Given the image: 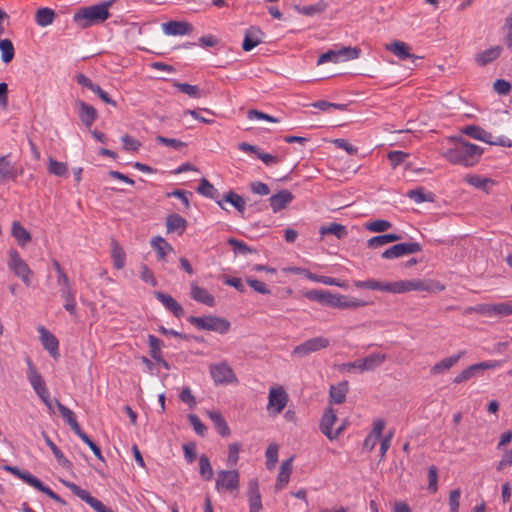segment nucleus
<instances>
[{"instance_id":"2","label":"nucleus","mask_w":512,"mask_h":512,"mask_svg":"<svg viewBox=\"0 0 512 512\" xmlns=\"http://www.w3.org/2000/svg\"><path fill=\"white\" fill-rule=\"evenodd\" d=\"M391 293H405L410 291H427V292H442L445 290V285L434 280H400L391 282Z\"/></svg>"},{"instance_id":"22","label":"nucleus","mask_w":512,"mask_h":512,"mask_svg":"<svg viewBox=\"0 0 512 512\" xmlns=\"http://www.w3.org/2000/svg\"><path fill=\"white\" fill-rule=\"evenodd\" d=\"M249 512H260L262 510L261 494L256 479L249 482L248 486Z\"/></svg>"},{"instance_id":"64","label":"nucleus","mask_w":512,"mask_h":512,"mask_svg":"<svg viewBox=\"0 0 512 512\" xmlns=\"http://www.w3.org/2000/svg\"><path fill=\"white\" fill-rule=\"evenodd\" d=\"M461 490L459 488L453 489L449 493V508L450 512H459Z\"/></svg>"},{"instance_id":"62","label":"nucleus","mask_w":512,"mask_h":512,"mask_svg":"<svg viewBox=\"0 0 512 512\" xmlns=\"http://www.w3.org/2000/svg\"><path fill=\"white\" fill-rule=\"evenodd\" d=\"M247 118L250 120H265L273 123H278L279 119L275 118L267 113H264L262 111L256 110V109H249L247 111Z\"/></svg>"},{"instance_id":"55","label":"nucleus","mask_w":512,"mask_h":512,"mask_svg":"<svg viewBox=\"0 0 512 512\" xmlns=\"http://www.w3.org/2000/svg\"><path fill=\"white\" fill-rule=\"evenodd\" d=\"M148 343L150 346V355L155 361L163 357L161 352L162 341L159 338L152 334H149Z\"/></svg>"},{"instance_id":"1","label":"nucleus","mask_w":512,"mask_h":512,"mask_svg":"<svg viewBox=\"0 0 512 512\" xmlns=\"http://www.w3.org/2000/svg\"><path fill=\"white\" fill-rule=\"evenodd\" d=\"M482 154L483 149L480 146L460 139L445 153V158L452 164L472 167L479 162Z\"/></svg>"},{"instance_id":"53","label":"nucleus","mask_w":512,"mask_h":512,"mask_svg":"<svg viewBox=\"0 0 512 512\" xmlns=\"http://www.w3.org/2000/svg\"><path fill=\"white\" fill-rule=\"evenodd\" d=\"M175 87L182 93L187 94L191 98H201L204 93L197 85H191L188 83H175Z\"/></svg>"},{"instance_id":"17","label":"nucleus","mask_w":512,"mask_h":512,"mask_svg":"<svg viewBox=\"0 0 512 512\" xmlns=\"http://www.w3.org/2000/svg\"><path fill=\"white\" fill-rule=\"evenodd\" d=\"M154 296L175 317L180 318L184 315L183 307L171 295L162 291H155Z\"/></svg>"},{"instance_id":"24","label":"nucleus","mask_w":512,"mask_h":512,"mask_svg":"<svg viewBox=\"0 0 512 512\" xmlns=\"http://www.w3.org/2000/svg\"><path fill=\"white\" fill-rule=\"evenodd\" d=\"M77 106L79 107V118L81 122L86 127L90 128L98 117L97 110L92 105L87 104L82 100L77 101Z\"/></svg>"},{"instance_id":"10","label":"nucleus","mask_w":512,"mask_h":512,"mask_svg":"<svg viewBox=\"0 0 512 512\" xmlns=\"http://www.w3.org/2000/svg\"><path fill=\"white\" fill-rule=\"evenodd\" d=\"M65 485L71 492L90 505L96 512H113L110 508L106 507L100 500L93 497L89 491L80 488L75 483L66 482Z\"/></svg>"},{"instance_id":"25","label":"nucleus","mask_w":512,"mask_h":512,"mask_svg":"<svg viewBox=\"0 0 512 512\" xmlns=\"http://www.w3.org/2000/svg\"><path fill=\"white\" fill-rule=\"evenodd\" d=\"M502 51H503L502 46H500V45L492 46L480 53H477L475 55V62L481 67L487 66L488 64L492 63L497 58H499Z\"/></svg>"},{"instance_id":"58","label":"nucleus","mask_w":512,"mask_h":512,"mask_svg":"<svg viewBox=\"0 0 512 512\" xmlns=\"http://www.w3.org/2000/svg\"><path fill=\"white\" fill-rule=\"evenodd\" d=\"M367 230L371 232H385L392 227V223L388 220L378 219L365 224Z\"/></svg>"},{"instance_id":"43","label":"nucleus","mask_w":512,"mask_h":512,"mask_svg":"<svg viewBox=\"0 0 512 512\" xmlns=\"http://www.w3.org/2000/svg\"><path fill=\"white\" fill-rule=\"evenodd\" d=\"M306 277L313 282L322 283L324 285L337 286L340 288H347L348 286L345 281H341L340 279L317 275L310 271H306Z\"/></svg>"},{"instance_id":"3","label":"nucleus","mask_w":512,"mask_h":512,"mask_svg":"<svg viewBox=\"0 0 512 512\" xmlns=\"http://www.w3.org/2000/svg\"><path fill=\"white\" fill-rule=\"evenodd\" d=\"M110 16L106 6L100 4L80 9L74 14V21L82 28H87L94 23L103 22Z\"/></svg>"},{"instance_id":"35","label":"nucleus","mask_w":512,"mask_h":512,"mask_svg":"<svg viewBox=\"0 0 512 512\" xmlns=\"http://www.w3.org/2000/svg\"><path fill=\"white\" fill-rule=\"evenodd\" d=\"M354 286L357 288H363V289H371V290H377L382 292H389L391 293V282H382L375 279H368L365 281H354Z\"/></svg>"},{"instance_id":"42","label":"nucleus","mask_w":512,"mask_h":512,"mask_svg":"<svg viewBox=\"0 0 512 512\" xmlns=\"http://www.w3.org/2000/svg\"><path fill=\"white\" fill-rule=\"evenodd\" d=\"M42 435L44 437L46 444L49 446L55 458L57 459L58 463L63 468L71 469L72 463L64 456L62 451L56 446V444L50 439V437L45 432H42Z\"/></svg>"},{"instance_id":"36","label":"nucleus","mask_w":512,"mask_h":512,"mask_svg":"<svg viewBox=\"0 0 512 512\" xmlns=\"http://www.w3.org/2000/svg\"><path fill=\"white\" fill-rule=\"evenodd\" d=\"M197 192L208 198L216 200L217 204L222 209H225L224 205L222 204V200H219L218 190L206 178L201 179L200 184L197 188Z\"/></svg>"},{"instance_id":"28","label":"nucleus","mask_w":512,"mask_h":512,"mask_svg":"<svg viewBox=\"0 0 512 512\" xmlns=\"http://www.w3.org/2000/svg\"><path fill=\"white\" fill-rule=\"evenodd\" d=\"M191 297L195 301L205 304L209 307L215 305V298L209 291L203 287L198 286L195 283L191 284Z\"/></svg>"},{"instance_id":"31","label":"nucleus","mask_w":512,"mask_h":512,"mask_svg":"<svg viewBox=\"0 0 512 512\" xmlns=\"http://www.w3.org/2000/svg\"><path fill=\"white\" fill-rule=\"evenodd\" d=\"M293 457L287 459L281 464L280 471L275 484V491H281L289 482L292 472Z\"/></svg>"},{"instance_id":"26","label":"nucleus","mask_w":512,"mask_h":512,"mask_svg":"<svg viewBox=\"0 0 512 512\" xmlns=\"http://www.w3.org/2000/svg\"><path fill=\"white\" fill-rule=\"evenodd\" d=\"M55 404L64 419V421L70 426L71 430L78 436L83 432L77 419L75 417L74 412L68 407L64 406L58 399H55Z\"/></svg>"},{"instance_id":"13","label":"nucleus","mask_w":512,"mask_h":512,"mask_svg":"<svg viewBox=\"0 0 512 512\" xmlns=\"http://www.w3.org/2000/svg\"><path fill=\"white\" fill-rule=\"evenodd\" d=\"M499 365H500V362L495 361V360L473 364V365L469 366L468 368L464 369L463 371H461L454 378V383L460 384V383L465 382V381L471 379L472 377H474L476 375V373L479 371L486 370V369H494V368H497Z\"/></svg>"},{"instance_id":"30","label":"nucleus","mask_w":512,"mask_h":512,"mask_svg":"<svg viewBox=\"0 0 512 512\" xmlns=\"http://www.w3.org/2000/svg\"><path fill=\"white\" fill-rule=\"evenodd\" d=\"M187 227V221L181 215L172 213L166 218L167 232H177L178 235H182Z\"/></svg>"},{"instance_id":"4","label":"nucleus","mask_w":512,"mask_h":512,"mask_svg":"<svg viewBox=\"0 0 512 512\" xmlns=\"http://www.w3.org/2000/svg\"><path fill=\"white\" fill-rule=\"evenodd\" d=\"M188 322L195 326L198 330L214 331L219 334H226L230 329V322L224 318L217 316H190Z\"/></svg>"},{"instance_id":"41","label":"nucleus","mask_w":512,"mask_h":512,"mask_svg":"<svg viewBox=\"0 0 512 512\" xmlns=\"http://www.w3.org/2000/svg\"><path fill=\"white\" fill-rule=\"evenodd\" d=\"M208 416L221 436L227 437L230 435V428L220 412L208 411Z\"/></svg>"},{"instance_id":"32","label":"nucleus","mask_w":512,"mask_h":512,"mask_svg":"<svg viewBox=\"0 0 512 512\" xmlns=\"http://www.w3.org/2000/svg\"><path fill=\"white\" fill-rule=\"evenodd\" d=\"M11 235L21 247H25L32 239L30 232L19 221L12 223Z\"/></svg>"},{"instance_id":"50","label":"nucleus","mask_w":512,"mask_h":512,"mask_svg":"<svg viewBox=\"0 0 512 512\" xmlns=\"http://www.w3.org/2000/svg\"><path fill=\"white\" fill-rule=\"evenodd\" d=\"M327 8V4L323 1H319L316 4L307 5V6H296V9L299 13L306 16H314L321 14Z\"/></svg>"},{"instance_id":"44","label":"nucleus","mask_w":512,"mask_h":512,"mask_svg":"<svg viewBox=\"0 0 512 512\" xmlns=\"http://www.w3.org/2000/svg\"><path fill=\"white\" fill-rule=\"evenodd\" d=\"M111 257L116 269L119 270L125 266V252L116 240H112L111 242Z\"/></svg>"},{"instance_id":"23","label":"nucleus","mask_w":512,"mask_h":512,"mask_svg":"<svg viewBox=\"0 0 512 512\" xmlns=\"http://www.w3.org/2000/svg\"><path fill=\"white\" fill-rule=\"evenodd\" d=\"M305 297L310 301L318 302L322 305L333 307L336 294L325 290H309L305 292Z\"/></svg>"},{"instance_id":"45","label":"nucleus","mask_w":512,"mask_h":512,"mask_svg":"<svg viewBox=\"0 0 512 512\" xmlns=\"http://www.w3.org/2000/svg\"><path fill=\"white\" fill-rule=\"evenodd\" d=\"M55 16H56V14L53 9L47 8V7L39 8L36 11L35 20L39 26L46 27V26L52 24V22L55 19Z\"/></svg>"},{"instance_id":"16","label":"nucleus","mask_w":512,"mask_h":512,"mask_svg":"<svg viewBox=\"0 0 512 512\" xmlns=\"http://www.w3.org/2000/svg\"><path fill=\"white\" fill-rule=\"evenodd\" d=\"M162 30L169 36H182L190 34L193 31V26L186 21H169L162 24Z\"/></svg>"},{"instance_id":"18","label":"nucleus","mask_w":512,"mask_h":512,"mask_svg":"<svg viewBox=\"0 0 512 512\" xmlns=\"http://www.w3.org/2000/svg\"><path fill=\"white\" fill-rule=\"evenodd\" d=\"M369 305V302L351 296L336 294L333 308L355 310Z\"/></svg>"},{"instance_id":"60","label":"nucleus","mask_w":512,"mask_h":512,"mask_svg":"<svg viewBox=\"0 0 512 512\" xmlns=\"http://www.w3.org/2000/svg\"><path fill=\"white\" fill-rule=\"evenodd\" d=\"M156 141L162 145L168 146L173 148L176 151H180L182 148L186 147V143L182 142L181 140L174 139V138H167L162 135H158L156 137Z\"/></svg>"},{"instance_id":"39","label":"nucleus","mask_w":512,"mask_h":512,"mask_svg":"<svg viewBox=\"0 0 512 512\" xmlns=\"http://www.w3.org/2000/svg\"><path fill=\"white\" fill-rule=\"evenodd\" d=\"M400 239L401 235L395 233L374 236L367 241V246L371 249H376L388 243L399 241Z\"/></svg>"},{"instance_id":"47","label":"nucleus","mask_w":512,"mask_h":512,"mask_svg":"<svg viewBox=\"0 0 512 512\" xmlns=\"http://www.w3.org/2000/svg\"><path fill=\"white\" fill-rule=\"evenodd\" d=\"M223 201L230 203L240 213H243L245 210L246 202H245L244 198L232 190L228 191L223 196L222 202Z\"/></svg>"},{"instance_id":"27","label":"nucleus","mask_w":512,"mask_h":512,"mask_svg":"<svg viewBox=\"0 0 512 512\" xmlns=\"http://www.w3.org/2000/svg\"><path fill=\"white\" fill-rule=\"evenodd\" d=\"M40 339L44 348L53 356L56 357L58 355V346L59 342L57 338L50 333L45 327L41 326L39 328Z\"/></svg>"},{"instance_id":"51","label":"nucleus","mask_w":512,"mask_h":512,"mask_svg":"<svg viewBox=\"0 0 512 512\" xmlns=\"http://www.w3.org/2000/svg\"><path fill=\"white\" fill-rule=\"evenodd\" d=\"M61 297L65 300L64 308L71 315H76V302L73 289H61Z\"/></svg>"},{"instance_id":"9","label":"nucleus","mask_w":512,"mask_h":512,"mask_svg":"<svg viewBox=\"0 0 512 512\" xmlns=\"http://www.w3.org/2000/svg\"><path fill=\"white\" fill-rule=\"evenodd\" d=\"M239 472L237 470H220L217 473L215 488L226 491L237 490L239 487Z\"/></svg>"},{"instance_id":"19","label":"nucleus","mask_w":512,"mask_h":512,"mask_svg":"<svg viewBox=\"0 0 512 512\" xmlns=\"http://www.w3.org/2000/svg\"><path fill=\"white\" fill-rule=\"evenodd\" d=\"M294 199L293 194L289 190H281L269 198L270 206L274 213H277L287 207Z\"/></svg>"},{"instance_id":"46","label":"nucleus","mask_w":512,"mask_h":512,"mask_svg":"<svg viewBox=\"0 0 512 512\" xmlns=\"http://www.w3.org/2000/svg\"><path fill=\"white\" fill-rule=\"evenodd\" d=\"M16 177V169L8 160V156L0 157V181L14 179Z\"/></svg>"},{"instance_id":"37","label":"nucleus","mask_w":512,"mask_h":512,"mask_svg":"<svg viewBox=\"0 0 512 512\" xmlns=\"http://www.w3.org/2000/svg\"><path fill=\"white\" fill-rule=\"evenodd\" d=\"M319 233L321 234V236H325L327 234L334 235L339 240L344 239L348 236V230L346 226L336 222H332L329 225L322 226L320 228Z\"/></svg>"},{"instance_id":"48","label":"nucleus","mask_w":512,"mask_h":512,"mask_svg":"<svg viewBox=\"0 0 512 512\" xmlns=\"http://www.w3.org/2000/svg\"><path fill=\"white\" fill-rule=\"evenodd\" d=\"M407 196L414 200L416 203L422 202H433L434 194L431 192H425L424 188L420 187L417 189L409 190Z\"/></svg>"},{"instance_id":"57","label":"nucleus","mask_w":512,"mask_h":512,"mask_svg":"<svg viewBox=\"0 0 512 512\" xmlns=\"http://www.w3.org/2000/svg\"><path fill=\"white\" fill-rule=\"evenodd\" d=\"M361 50L358 47H342L337 50L339 60L347 61L357 59Z\"/></svg>"},{"instance_id":"12","label":"nucleus","mask_w":512,"mask_h":512,"mask_svg":"<svg viewBox=\"0 0 512 512\" xmlns=\"http://www.w3.org/2000/svg\"><path fill=\"white\" fill-rule=\"evenodd\" d=\"M288 402V395L282 387L271 388L267 409L277 415L282 412Z\"/></svg>"},{"instance_id":"5","label":"nucleus","mask_w":512,"mask_h":512,"mask_svg":"<svg viewBox=\"0 0 512 512\" xmlns=\"http://www.w3.org/2000/svg\"><path fill=\"white\" fill-rule=\"evenodd\" d=\"M8 267L26 286L29 287L32 284V276L34 273L15 249L9 252Z\"/></svg>"},{"instance_id":"40","label":"nucleus","mask_w":512,"mask_h":512,"mask_svg":"<svg viewBox=\"0 0 512 512\" xmlns=\"http://www.w3.org/2000/svg\"><path fill=\"white\" fill-rule=\"evenodd\" d=\"M462 133H464L465 135H467L473 139L480 140L485 143L489 142L490 138H491L490 132H488V131L484 130L483 128H481L480 126H476V125L465 126L462 129Z\"/></svg>"},{"instance_id":"59","label":"nucleus","mask_w":512,"mask_h":512,"mask_svg":"<svg viewBox=\"0 0 512 512\" xmlns=\"http://www.w3.org/2000/svg\"><path fill=\"white\" fill-rule=\"evenodd\" d=\"M18 478L22 479L25 483L41 491L44 488V484L37 477L29 473L28 471H21Z\"/></svg>"},{"instance_id":"21","label":"nucleus","mask_w":512,"mask_h":512,"mask_svg":"<svg viewBox=\"0 0 512 512\" xmlns=\"http://www.w3.org/2000/svg\"><path fill=\"white\" fill-rule=\"evenodd\" d=\"M264 33L256 26H251L246 30L242 48L244 51H251L257 45L262 43Z\"/></svg>"},{"instance_id":"54","label":"nucleus","mask_w":512,"mask_h":512,"mask_svg":"<svg viewBox=\"0 0 512 512\" xmlns=\"http://www.w3.org/2000/svg\"><path fill=\"white\" fill-rule=\"evenodd\" d=\"M48 172L56 176H67L68 167L66 163L59 162L53 158L49 159Z\"/></svg>"},{"instance_id":"33","label":"nucleus","mask_w":512,"mask_h":512,"mask_svg":"<svg viewBox=\"0 0 512 512\" xmlns=\"http://www.w3.org/2000/svg\"><path fill=\"white\" fill-rule=\"evenodd\" d=\"M386 360V355L381 353H373L369 356L361 359V363H359V370L361 372L364 371H372L382 365Z\"/></svg>"},{"instance_id":"8","label":"nucleus","mask_w":512,"mask_h":512,"mask_svg":"<svg viewBox=\"0 0 512 512\" xmlns=\"http://www.w3.org/2000/svg\"><path fill=\"white\" fill-rule=\"evenodd\" d=\"M420 251H422V245L418 242L398 243L386 249L381 256L384 259H395Z\"/></svg>"},{"instance_id":"20","label":"nucleus","mask_w":512,"mask_h":512,"mask_svg":"<svg viewBox=\"0 0 512 512\" xmlns=\"http://www.w3.org/2000/svg\"><path fill=\"white\" fill-rule=\"evenodd\" d=\"M386 49L389 50L390 52H392L400 60L411 59L414 62L416 59L421 58L419 56L411 54L410 46L403 41L395 40L391 44L387 45Z\"/></svg>"},{"instance_id":"7","label":"nucleus","mask_w":512,"mask_h":512,"mask_svg":"<svg viewBox=\"0 0 512 512\" xmlns=\"http://www.w3.org/2000/svg\"><path fill=\"white\" fill-rule=\"evenodd\" d=\"M337 419L336 411L332 407H328L321 418L320 431L330 440L338 438L343 432V427L333 429Z\"/></svg>"},{"instance_id":"61","label":"nucleus","mask_w":512,"mask_h":512,"mask_svg":"<svg viewBox=\"0 0 512 512\" xmlns=\"http://www.w3.org/2000/svg\"><path fill=\"white\" fill-rule=\"evenodd\" d=\"M228 243L233 246L234 252L242 255H246L248 253L256 252L255 249L249 247L245 242L240 241L236 238H229Z\"/></svg>"},{"instance_id":"63","label":"nucleus","mask_w":512,"mask_h":512,"mask_svg":"<svg viewBox=\"0 0 512 512\" xmlns=\"http://www.w3.org/2000/svg\"><path fill=\"white\" fill-rule=\"evenodd\" d=\"M438 489V470L436 466H430L428 469V490L435 493Z\"/></svg>"},{"instance_id":"29","label":"nucleus","mask_w":512,"mask_h":512,"mask_svg":"<svg viewBox=\"0 0 512 512\" xmlns=\"http://www.w3.org/2000/svg\"><path fill=\"white\" fill-rule=\"evenodd\" d=\"M349 390V384L347 381L339 382L337 385H332L329 390V402L342 404L346 400V395Z\"/></svg>"},{"instance_id":"56","label":"nucleus","mask_w":512,"mask_h":512,"mask_svg":"<svg viewBox=\"0 0 512 512\" xmlns=\"http://www.w3.org/2000/svg\"><path fill=\"white\" fill-rule=\"evenodd\" d=\"M279 447L277 444L272 443L266 449V466L269 470L273 469L278 461Z\"/></svg>"},{"instance_id":"38","label":"nucleus","mask_w":512,"mask_h":512,"mask_svg":"<svg viewBox=\"0 0 512 512\" xmlns=\"http://www.w3.org/2000/svg\"><path fill=\"white\" fill-rule=\"evenodd\" d=\"M151 245L157 253L158 260L161 261H166L167 253L173 251L172 245L160 236L154 237Z\"/></svg>"},{"instance_id":"49","label":"nucleus","mask_w":512,"mask_h":512,"mask_svg":"<svg viewBox=\"0 0 512 512\" xmlns=\"http://www.w3.org/2000/svg\"><path fill=\"white\" fill-rule=\"evenodd\" d=\"M1 59L5 64L12 61L15 55L13 43L9 39L0 40Z\"/></svg>"},{"instance_id":"34","label":"nucleus","mask_w":512,"mask_h":512,"mask_svg":"<svg viewBox=\"0 0 512 512\" xmlns=\"http://www.w3.org/2000/svg\"><path fill=\"white\" fill-rule=\"evenodd\" d=\"M465 354V351H460L458 354L442 359L437 362L432 368V374H442L451 369Z\"/></svg>"},{"instance_id":"14","label":"nucleus","mask_w":512,"mask_h":512,"mask_svg":"<svg viewBox=\"0 0 512 512\" xmlns=\"http://www.w3.org/2000/svg\"><path fill=\"white\" fill-rule=\"evenodd\" d=\"M475 311L488 316L506 317L511 315L510 301L500 302L495 304H480L475 308Z\"/></svg>"},{"instance_id":"11","label":"nucleus","mask_w":512,"mask_h":512,"mask_svg":"<svg viewBox=\"0 0 512 512\" xmlns=\"http://www.w3.org/2000/svg\"><path fill=\"white\" fill-rule=\"evenodd\" d=\"M210 374L216 385L237 382V378L232 368L225 362L211 365Z\"/></svg>"},{"instance_id":"6","label":"nucleus","mask_w":512,"mask_h":512,"mask_svg":"<svg viewBox=\"0 0 512 512\" xmlns=\"http://www.w3.org/2000/svg\"><path fill=\"white\" fill-rule=\"evenodd\" d=\"M330 345V341L326 337H314L306 340L300 345L294 347L292 351V355L298 357H305L311 353L320 351L322 349L327 348Z\"/></svg>"},{"instance_id":"52","label":"nucleus","mask_w":512,"mask_h":512,"mask_svg":"<svg viewBox=\"0 0 512 512\" xmlns=\"http://www.w3.org/2000/svg\"><path fill=\"white\" fill-rule=\"evenodd\" d=\"M199 474L206 481L211 480L213 477V469L210 460L205 454L199 457Z\"/></svg>"},{"instance_id":"15","label":"nucleus","mask_w":512,"mask_h":512,"mask_svg":"<svg viewBox=\"0 0 512 512\" xmlns=\"http://www.w3.org/2000/svg\"><path fill=\"white\" fill-rule=\"evenodd\" d=\"M27 378L38 396L48 392L45 381L30 358H27Z\"/></svg>"}]
</instances>
